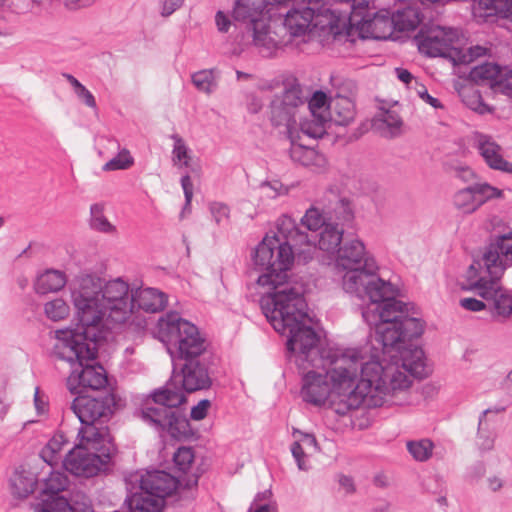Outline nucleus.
I'll use <instances>...</instances> for the list:
<instances>
[{
  "mask_svg": "<svg viewBox=\"0 0 512 512\" xmlns=\"http://www.w3.org/2000/svg\"><path fill=\"white\" fill-rule=\"evenodd\" d=\"M277 332L287 337L290 359L303 371L301 396L309 404L345 416L360 408L390 406L393 392L406 385L392 368L383 370L360 350L321 348L312 318Z\"/></svg>",
  "mask_w": 512,
  "mask_h": 512,
  "instance_id": "f257e3e1",
  "label": "nucleus"
},
{
  "mask_svg": "<svg viewBox=\"0 0 512 512\" xmlns=\"http://www.w3.org/2000/svg\"><path fill=\"white\" fill-rule=\"evenodd\" d=\"M395 293L392 286L390 296L377 301L368 300L370 303L362 310L364 321L375 328L381 355L373 352L368 345L352 348L364 352L369 362L380 364L383 370L392 368L393 372H397L406 381L404 387L393 392L388 400L390 405L402 403L400 396L410 388L411 376L422 378L426 375L423 350L408 343L422 335L423 322L409 315L407 304L396 300Z\"/></svg>",
  "mask_w": 512,
  "mask_h": 512,
  "instance_id": "f03ea898",
  "label": "nucleus"
},
{
  "mask_svg": "<svg viewBox=\"0 0 512 512\" xmlns=\"http://www.w3.org/2000/svg\"><path fill=\"white\" fill-rule=\"evenodd\" d=\"M118 285L110 284L103 299L96 278L75 276L69 291L77 325L55 331L53 353L58 359L74 366L96 358L98 343L113 329L109 322L123 321L127 313L124 291Z\"/></svg>",
  "mask_w": 512,
  "mask_h": 512,
  "instance_id": "7ed1b4c3",
  "label": "nucleus"
},
{
  "mask_svg": "<svg viewBox=\"0 0 512 512\" xmlns=\"http://www.w3.org/2000/svg\"><path fill=\"white\" fill-rule=\"evenodd\" d=\"M295 253L290 243L266 234L252 254L254 266L265 271L257 279L261 288L260 305L275 331L301 321H309L304 286L288 278Z\"/></svg>",
  "mask_w": 512,
  "mask_h": 512,
  "instance_id": "20e7f679",
  "label": "nucleus"
},
{
  "mask_svg": "<svg viewBox=\"0 0 512 512\" xmlns=\"http://www.w3.org/2000/svg\"><path fill=\"white\" fill-rule=\"evenodd\" d=\"M334 269L343 290L360 300L377 301L392 294V284L378 276L375 258L357 238L346 241L337 250Z\"/></svg>",
  "mask_w": 512,
  "mask_h": 512,
  "instance_id": "39448f33",
  "label": "nucleus"
},
{
  "mask_svg": "<svg viewBox=\"0 0 512 512\" xmlns=\"http://www.w3.org/2000/svg\"><path fill=\"white\" fill-rule=\"evenodd\" d=\"M354 7L353 16L329 11V34L336 40L354 43L360 39H387L393 32L394 21L387 9L375 11L370 0H361Z\"/></svg>",
  "mask_w": 512,
  "mask_h": 512,
  "instance_id": "423d86ee",
  "label": "nucleus"
},
{
  "mask_svg": "<svg viewBox=\"0 0 512 512\" xmlns=\"http://www.w3.org/2000/svg\"><path fill=\"white\" fill-rule=\"evenodd\" d=\"M186 400L185 394L173 382L149 394L141 408V418L159 432H167L174 438H187L192 434L189 420L174 408Z\"/></svg>",
  "mask_w": 512,
  "mask_h": 512,
  "instance_id": "0eeeda50",
  "label": "nucleus"
},
{
  "mask_svg": "<svg viewBox=\"0 0 512 512\" xmlns=\"http://www.w3.org/2000/svg\"><path fill=\"white\" fill-rule=\"evenodd\" d=\"M79 274L81 277L96 278L98 280V285L100 286V295L106 294V290L110 284H119L118 286H122V290L124 291L123 300L127 305V313L123 321L109 322L113 329L131 327L133 325H135L137 329L144 327V320L137 315V312L135 311V304L139 309L150 313H156L163 310L167 304L166 294L159 289L146 287L138 288L133 291L130 288L129 283L121 277L105 281L95 272L82 271ZM100 297L103 298L102 296Z\"/></svg>",
  "mask_w": 512,
  "mask_h": 512,
  "instance_id": "6e6552de",
  "label": "nucleus"
},
{
  "mask_svg": "<svg viewBox=\"0 0 512 512\" xmlns=\"http://www.w3.org/2000/svg\"><path fill=\"white\" fill-rule=\"evenodd\" d=\"M115 405V396L110 393L99 398H75L71 409L81 423L77 436L88 443L110 441L108 428L103 424L112 416Z\"/></svg>",
  "mask_w": 512,
  "mask_h": 512,
  "instance_id": "1a4fd4ad",
  "label": "nucleus"
},
{
  "mask_svg": "<svg viewBox=\"0 0 512 512\" xmlns=\"http://www.w3.org/2000/svg\"><path fill=\"white\" fill-rule=\"evenodd\" d=\"M158 328L161 340L172 345L181 360L197 359L206 351V341L198 328L177 313H167L159 320Z\"/></svg>",
  "mask_w": 512,
  "mask_h": 512,
  "instance_id": "9d476101",
  "label": "nucleus"
},
{
  "mask_svg": "<svg viewBox=\"0 0 512 512\" xmlns=\"http://www.w3.org/2000/svg\"><path fill=\"white\" fill-rule=\"evenodd\" d=\"M63 459L66 471L77 477L90 478L97 475L108 463L111 447L110 441L88 443L82 437Z\"/></svg>",
  "mask_w": 512,
  "mask_h": 512,
  "instance_id": "9b49d317",
  "label": "nucleus"
},
{
  "mask_svg": "<svg viewBox=\"0 0 512 512\" xmlns=\"http://www.w3.org/2000/svg\"><path fill=\"white\" fill-rule=\"evenodd\" d=\"M292 2V7L284 14L283 28L285 30L284 36L289 39L290 46H298L302 42H306L308 34L311 30V25L314 19L315 23L319 21L327 22L322 17L323 11L320 4L324 0H316L308 2L307 0H285L277 4V11L281 6H287ZM314 26H317L314 24Z\"/></svg>",
  "mask_w": 512,
  "mask_h": 512,
  "instance_id": "f8f14e48",
  "label": "nucleus"
},
{
  "mask_svg": "<svg viewBox=\"0 0 512 512\" xmlns=\"http://www.w3.org/2000/svg\"><path fill=\"white\" fill-rule=\"evenodd\" d=\"M512 265V231L494 237L482 257L474 260L466 273L493 275L501 278L508 266Z\"/></svg>",
  "mask_w": 512,
  "mask_h": 512,
  "instance_id": "ddd939ff",
  "label": "nucleus"
},
{
  "mask_svg": "<svg viewBox=\"0 0 512 512\" xmlns=\"http://www.w3.org/2000/svg\"><path fill=\"white\" fill-rule=\"evenodd\" d=\"M467 289L475 291L489 305L496 316L507 318L512 313V294L500 285V278L493 275L468 274Z\"/></svg>",
  "mask_w": 512,
  "mask_h": 512,
  "instance_id": "4468645a",
  "label": "nucleus"
},
{
  "mask_svg": "<svg viewBox=\"0 0 512 512\" xmlns=\"http://www.w3.org/2000/svg\"><path fill=\"white\" fill-rule=\"evenodd\" d=\"M459 33L456 29L441 26L421 28L415 36L418 49L430 57H447L455 49Z\"/></svg>",
  "mask_w": 512,
  "mask_h": 512,
  "instance_id": "2eb2a0df",
  "label": "nucleus"
},
{
  "mask_svg": "<svg viewBox=\"0 0 512 512\" xmlns=\"http://www.w3.org/2000/svg\"><path fill=\"white\" fill-rule=\"evenodd\" d=\"M304 103L299 84L293 83L286 86L282 95L275 97L271 103L272 121L275 125L290 126L291 122L296 121V109Z\"/></svg>",
  "mask_w": 512,
  "mask_h": 512,
  "instance_id": "dca6fc26",
  "label": "nucleus"
},
{
  "mask_svg": "<svg viewBox=\"0 0 512 512\" xmlns=\"http://www.w3.org/2000/svg\"><path fill=\"white\" fill-rule=\"evenodd\" d=\"M264 18L252 25L253 45L263 57H273L278 51L290 46L289 39L276 30H272L270 21Z\"/></svg>",
  "mask_w": 512,
  "mask_h": 512,
  "instance_id": "f3484780",
  "label": "nucleus"
},
{
  "mask_svg": "<svg viewBox=\"0 0 512 512\" xmlns=\"http://www.w3.org/2000/svg\"><path fill=\"white\" fill-rule=\"evenodd\" d=\"M185 361L181 375L173 376L169 382H173L184 394L209 388L212 381L207 366L199 358Z\"/></svg>",
  "mask_w": 512,
  "mask_h": 512,
  "instance_id": "a211bd4d",
  "label": "nucleus"
},
{
  "mask_svg": "<svg viewBox=\"0 0 512 512\" xmlns=\"http://www.w3.org/2000/svg\"><path fill=\"white\" fill-rule=\"evenodd\" d=\"M81 371L73 370L67 384L73 394H82L86 389L99 390L107 384V376L102 366H92L83 362Z\"/></svg>",
  "mask_w": 512,
  "mask_h": 512,
  "instance_id": "6ab92c4d",
  "label": "nucleus"
},
{
  "mask_svg": "<svg viewBox=\"0 0 512 512\" xmlns=\"http://www.w3.org/2000/svg\"><path fill=\"white\" fill-rule=\"evenodd\" d=\"M268 234L290 243L292 248L304 245L306 248L299 250V254H303L304 260L312 258V252L316 251V246L309 240L308 235L299 230L290 216L279 217L276 221V231H270Z\"/></svg>",
  "mask_w": 512,
  "mask_h": 512,
  "instance_id": "aec40b11",
  "label": "nucleus"
},
{
  "mask_svg": "<svg viewBox=\"0 0 512 512\" xmlns=\"http://www.w3.org/2000/svg\"><path fill=\"white\" fill-rule=\"evenodd\" d=\"M472 145L491 169L511 174L512 163L504 159L501 146L492 136L481 132H474L472 135Z\"/></svg>",
  "mask_w": 512,
  "mask_h": 512,
  "instance_id": "412c9836",
  "label": "nucleus"
},
{
  "mask_svg": "<svg viewBox=\"0 0 512 512\" xmlns=\"http://www.w3.org/2000/svg\"><path fill=\"white\" fill-rule=\"evenodd\" d=\"M475 18L488 20L494 17L512 31V0H475L472 5Z\"/></svg>",
  "mask_w": 512,
  "mask_h": 512,
  "instance_id": "4be33fe9",
  "label": "nucleus"
},
{
  "mask_svg": "<svg viewBox=\"0 0 512 512\" xmlns=\"http://www.w3.org/2000/svg\"><path fill=\"white\" fill-rule=\"evenodd\" d=\"M290 158L295 163H299L309 168L315 173H323L328 169L329 163L327 157L312 147L298 143L291 134Z\"/></svg>",
  "mask_w": 512,
  "mask_h": 512,
  "instance_id": "5701e85b",
  "label": "nucleus"
},
{
  "mask_svg": "<svg viewBox=\"0 0 512 512\" xmlns=\"http://www.w3.org/2000/svg\"><path fill=\"white\" fill-rule=\"evenodd\" d=\"M139 483L141 489L157 494L164 501L165 497L169 496L177 486V481L173 476L158 470L147 471L141 475Z\"/></svg>",
  "mask_w": 512,
  "mask_h": 512,
  "instance_id": "b1692460",
  "label": "nucleus"
},
{
  "mask_svg": "<svg viewBox=\"0 0 512 512\" xmlns=\"http://www.w3.org/2000/svg\"><path fill=\"white\" fill-rule=\"evenodd\" d=\"M69 486V478L62 471H51L47 477L41 481V503L37 512H39L46 502L53 501L56 498H65L59 496Z\"/></svg>",
  "mask_w": 512,
  "mask_h": 512,
  "instance_id": "393cba45",
  "label": "nucleus"
},
{
  "mask_svg": "<svg viewBox=\"0 0 512 512\" xmlns=\"http://www.w3.org/2000/svg\"><path fill=\"white\" fill-rule=\"evenodd\" d=\"M39 512H93L90 499L83 493H76L71 501L56 498L48 501Z\"/></svg>",
  "mask_w": 512,
  "mask_h": 512,
  "instance_id": "a878e982",
  "label": "nucleus"
},
{
  "mask_svg": "<svg viewBox=\"0 0 512 512\" xmlns=\"http://www.w3.org/2000/svg\"><path fill=\"white\" fill-rule=\"evenodd\" d=\"M130 512H161L165 501L157 494H152L139 487V491L127 497Z\"/></svg>",
  "mask_w": 512,
  "mask_h": 512,
  "instance_id": "bb28decb",
  "label": "nucleus"
},
{
  "mask_svg": "<svg viewBox=\"0 0 512 512\" xmlns=\"http://www.w3.org/2000/svg\"><path fill=\"white\" fill-rule=\"evenodd\" d=\"M337 125L346 126L355 118V104L352 99L337 95L330 100V116Z\"/></svg>",
  "mask_w": 512,
  "mask_h": 512,
  "instance_id": "cd10ccee",
  "label": "nucleus"
},
{
  "mask_svg": "<svg viewBox=\"0 0 512 512\" xmlns=\"http://www.w3.org/2000/svg\"><path fill=\"white\" fill-rule=\"evenodd\" d=\"M66 283L67 277L63 271L47 269L38 275L34 286L37 293L47 294L60 291Z\"/></svg>",
  "mask_w": 512,
  "mask_h": 512,
  "instance_id": "c85d7f7f",
  "label": "nucleus"
},
{
  "mask_svg": "<svg viewBox=\"0 0 512 512\" xmlns=\"http://www.w3.org/2000/svg\"><path fill=\"white\" fill-rule=\"evenodd\" d=\"M343 233L344 230L338 223L326 224L318 237V249L335 256L341 247Z\"/></svg>",
  "mask_w": 512,
  "mask_h": 512,
  "instance_id": "c756f323",
  "label": "nucleus"
},
{
  "mask_svg": "<svg viewBox=\"0 0 512 512\" xmlns=\"http://www.w3.org/2000/svg\"><path fill=\"white\" fill-rule=\"evenodd\" d=\"M12 494L17 498H26L36 485L37 478L34 473L26 470H16L10 480Z\"/></svg>",
  "mask_w": 512,
  "mask_h": 512,
  "instance_id": "7c9ffc66",
  "label": "nucleus"
},
{
  "mask_svg": "<svg viewBox=\"0 0 512 512\" xmlns=\"http://www.w3.org/2000/svg\"><path fill=\"white\" fill-rule=\"evenodd\" d=\"M328 120L327 115L308 114L300 120V132L311 139L322 138L326 134Z\"/></svg>",
  "mask_w": 512,
  "mask_h": 512,
  "instance_id": "2f4dec72",
  "label": "nucleus"
},
{
  "mask_svg": "<svg viewBox=\"0 0 512 512\" xmlns=\"http://www.w3.org/2000/svg\"><path fill=\"white\" fill-rule=\"evenodd\" d=\"M502 68L495 63H484L471 70V78L477 83L488 84L494 90Z\"/></svg>",
  "mask_w": 512,
  "mask_h": 512,
  "instance_id": "473e14b6",
  "label": "nucleus"
},
{
  "mask_svg": "<svg viewBox=\"0 0 512 512\" xmlns=\"http://www.w3.org/2000/svg\"><path fill=\"white\" fill-rule=\"evenodd\" d=\"M473 185L457 191L453 197V204L463 214H472L479 209Z\"/></svg>",
  "mask_w": 512,
  "mask_h": 512,
  "instance_id": "72a5a7b5",
  "label": "nucleus"
},
{
  "mask_svg": "<svg viewBox=\"0 0 512 512\" xmlns=\"http://www.w3.org/2000/svg\"><path fill=\"white\" fill-rule=\"evenodd\" d=\"M105 205L103 203H95L90 207V227L105 234H113L116 227L105 216Z\"/></svg>",
  "mask_w": 512,
  "mask_h": 512,
  "instance_id": "f704fd0d",
  "label": "nucleus"
},
{
  "mask_svg": "<svg viewBox=\"0 0 512 512\" xmlns=\"http://www.w3.org/2000/svg\"><path fill=\"white\" fill-rule=\"evenodd\" d=\"M68 445V440L63 434H55L41 450L42 459L49 465L57 463L61 459V452Z\"/></svg>",
  "mask_w": 512,
  "mask_h": 512,
  "instance_id": "c9c22d12",
  "label": "nucleus"
},
{
  "mask_svg": "<svg viewBox=\"0 0 512 512\" xmlns=\"http://www.w3.org/2000/svg\"><path fill=\"white\" fill-rule=\"evenodd\" d=\"M43 311L49 320L59 322L70 316L71 309L66 300L61 297H56L44 304Z\"/></svg>",
  "mask_w": 512,
  "mask_h": 512,
  "instance_id": "e433bc0d",
  "label": "nucleus"
},
{
  "mask_svg": "<svg viewBox=\"0 0 512 512\" xmlns=\"http://www.w3.org/2000/svg\"><path fill=\"white\" fill-rule=\"evenodd\" d=\"M406 447L415 461L425 462L431 458L434 444L431 440L425 438L408 441Z\"/></svg>",
  "mask_w": 512,
  "mask_h": 512,
  "instance_id": "4c0bfd02",
  "label": "nucleus"
},
{
  "mask_svg": "<svg viewBox=\"0 0 512 512\" xmlns=\"http://www.w3.org/2000/svg\"><path fill=\"white\" fill-rule=\"evenodd\" d=\"M191 81L197 90L205 94L213 93L217 88V79L213 70L204 69L195 72Z\"/></svg>",
  "mask_w": 512,
  "mask_h": 512,
  "instance_id": "58836bf2",
  "label": "nucleus"
},
{
  "mask_svg": "<svg viewBox=\"0 0 512 512\" xmlns=\"http://www.w3.org/2000/svg\"><path fill=\"white\" fill-rule=\"evenodd\" d=\"M173 140L172 161L174 165L179 167H188L191 160L190 149L186 145L184 139L179 134H172Z\"/></svg>",
  "mask_w": 512,
  "mask_h": 512,
  "instance_id": "ea45409f",
  "label": "nucleus"
},
{
  "mask_svg": "<svg viewBox=\"0 0 512 512\" xmlns=\"http://www.w3.org/2000/svg\"><path fill=\"white\" fill-rule=\"evenodd\" d=\"M329 223L324 212L316 206H311L307 209L301 218V224L310 231L322 230Z\"/></svg>",
  "mask_w": 512,
  "mask_h": 512,
  "instance_id": "a19ab883",
  "label": "nucleus"
},
{
  "mask_svg": "<svg viewBox=\"0 0 512 512\" xmlns=\"http://www.w3.org/2000/svg\"><path fill=\"white\" fill-rule=\"evenodd\" d=\"M462 102L471 110L485 114L490 111L489 107L482 101L481 95L472 87L463 88L460 91Z\"/></svg>",
  "mask_w": 512,
  "mask_h": 512,
  "instance_id": "79ce46f5",
  "label": "nucleus"
},
{
  "mask_svg": "<svg viewBox=\"0 0 512 512\" xmlns=\"http://www.w3.org/2000/svg\"><path fill=\"white\" fill-rule=\"evenodd\" d=\"M379 128L386 136L393 137L400 132L402 120L394 111H386L378 119Z\"/></svg>",
  "mask_w": 512,
  "mask_h": 512,
  "instance_id": "37998d69",
  "label": "nucleus"
},
{
  "mask_svg": "<svg viewBox=\"0 0 512 512\" xmlns=\"http://www.w3.org/2000/svg\"><path fill=\"white\" fill-rule=\"evenodd\" d=\"M63 77L70 83L75 95L80 101L89 108L94 110L97 109L95 97L82 83H80L73 75L68 73H64Z\"/></svg>",
  "mask_w": 512,
  "mask_h": 512,
  "instance_id": "c03bdc74",
  "label": "nucleus"
},
{
  "mask_svg": "<svg viewBox=\"0 0 512 512\" xmlns=\"http://www.w3.org/2000/svg\"><path fill=\"white\" fill-rule=\"evenodd\" d=\"M208 210L212 221L218 227H224L230 223L231 209L228 204L220 201H212L208 204Z\"/></svg>",
  "mask_w": 512,
  "mask_h": 512,
  "instance_id": "a18cd8bd",
  "label": "nucleus"
},
{
  "mask_svg": "<svg viewBox=\"0 0 512 512\" xmlns=\"http://www.w3.org/2000/svg\"><path fill=\"white\" fill-rule=\"evenodd\" d=\"M473 187L477 201H480L479 208L492 199H501L504 197L503 190L488 183H477L474 184Z\"/></svg>",
  "mask_w": 512,
  "mask_h": 512,
  "instance_id": "49530a36",
  "label": "nucleus"
},
{
  "mask_svg": "<svg viewBox=\"0 0 512 512\" xmlns=\"http://www.w3.org/2000/svg\"><path fill=\"white\" fill-rule=\"evenodd\" d=\"M309 114H320L330 116V101L327 95L322 91H316L308 102Z\"/></svg>",
  "mask_w": 512,
  "mask_h": 512,
  "instance_id": "de8ad7c7",
  "label": "nucleus"
},
{
  "mask_svg": "<svg viewBox=\"0 0 512 512\" xmlns=\"http://www.w3.org/2000/svg\"><path fill=\"white\" fill-rule=\"evenodd\" d=\"M134 163V159L127 149H122L119 153L109 160L103 166L105 171L125 170L131 167Z\"/></svg>",
  "mask_w": 512,
  "mask_h": 512,
  "instance_id": "09e8293b",
  "label": "nucleus"
},
{
  "mask_svg": "<svg viewBox=\"0 0 512 512\" xmlns=\"http://www.w3.org/2000/svg\"><path fill=\"white\" fill-rule=\"evenodd\" d=\"M270 496V491L258 493L251 503L248 512H277V506L270 499Z\"/></svg>",
  "mask_w": 512,
  "mask_h": 512,
  "instance_id": "8fccbe9b",
  "label": "nucleus"
},
{
  "mask_svg": "<svg viewBox=\"0 0 512 512\" xmlns=\"http://www.w3.org/2000/svg\"><path fill=\"white\" fill-rule=\"evenodd\" d=\"M194 459V453L191 448L180 447L174 453L173 461L175 466L182 472L187 471Z\"/></svg>",
  "mask_w": 512,
  "mask_h": 512,
  "instance_id": "3c124183",
  "label": "nucleus"
},
{
  "mask_svg": "<svg viewBox=\"0 0 512 512\" xmlns=\"http://www.w3.org/2000/svg\"><path fill=\"white\" fill-rule=\"evenodd\" d=\"M292 436L294 438V442L301 445L307 451H317L318 444L315 436L313 434L304 433L296 428L293 429Z\"/></svg>",
  "mask_w": 512,
  "mask_h": 512,
  "instance_id": "603ef678",
  "label": "nucleus"
},
{
  "mask_svg": "<svg viewBox=\"0 0 512 512\" xmlns=\"http://www.w3.org/2000/svg\"><path fill=\"white\" fill-rule=\"evenodd\" d=\"M499 410L486 409L479 416L477 432H496L495 431V415Z\"/></svg>",
  "mask_w": 512,
  "mask_h": 512,
  "instance_id": "864d4df0",
  "label": "nucleus"
},
{
  "mask_svg": "<svg viewBox=\"0 0 512 512\" xmlns=\"http://www.w3.org/2000/svg\"><path fill=\"white\" fill-rule=\"evenodd\" d=\"M494 91L504 94L512 93V68L507 66L502 68Z\"/></svg>",
  "mask_w": 512,
  "mask_h": 512,
  "instance_id": "5fc2aeb1",
  "label": "nucleus"
},
{
  "mask_svg": "<svg viewBox=\"0 0 512 512\" xmlns=\"http://www.w3.org/2000/svg\"><path fill=\"white\" fill-rule=\"evenodd\" d=\"M291 453L297 464L299 470L307 471L310 469L307 450L304 449L301 445L296 442H293L291 445Z\"/></svg>",
  "mask_w": 512,
  "mask_h": 512,
  "instance_id": "6e6d98bb",
  "label": "nucleus"
},
{
  "mask_svg": "<svg viewBox=\"0 0 512 512\" xmlns=\"http://www.w3.org/2000/svg\"><path fill=\"white\" fill-rule=\"evenodd\" d=\"M261 188L265 195L271 198L286 195L289 192L288 187L284 186L279 180L264 182L262 183Z\"/></svg>",
  "mask_w": 512,
  "mask_h": 512,
  "instance_id": "4d7b16f0",
  "label": "nucleus"
},
{
  "mask_svg": "<svg viewBox=\"0 0 512 512\" xmlns=\"http://www.w3.org/2000/svg\"><path fill=\"white\" fill-rule=\"evenodd\" d=\"M496 432H477L476 445L482 452L491 451L494 447Z\"/></svg>",
  "mask_w": 512,
  "mask_h": 512,
  "instance_id": "13d9d810",
  "label": "nucleus"
},
{
  "mask_svg": "<svg viewBox=\"0 0 512 512\" xmlns=\"http://www.w3.org/2000/svg\"><path fill=\"white\" fill-rule=\"evenodd\" d=\"M459 305L467 311L480 312L484 310L488 304L476 298L465 297L459 300Z\"/></svg>",
  "mask_w": 512,
  "mask_h": 512,
  "instance_id": "bf43d9fd",
  "label": "nucleus"
},
{
  "mask_svg": "<svg viewBox=\"0 0 512 512\" xmlns=\"http://www.w3.org/2000/svg\"><path fill=\"white\" fill-rule=\"evenodd\" d=\"M34 406L38 415H45L49 409V402L47 396L42 393L39 387L35 388L34 393Z\"/></svg>",
  "mask_w": 512,
  "mask_h": 512,
  "instance_id": "052dcab7",
  "label": "nucleus"
},
{
  "mask_svg": "<svg viewBox=\"0 0 512 512\" xmlns=\"http://www.w3.org/2000/svg\"><path fill=\"white\" fill-rule=\"evenodd\" d=\"M209 407H210L209 400H206V399L201 400L200 402H198L197 405L192 407L191 413H190L191 418L193 420H197V421L204 419L207 415Z\"/></svg>",
  "mask_w": 512,
  "mask_h": 512,
  "instance_id": "680f3d73",
  "label": "nucleus"
},
{
  "mask_svg": "<svg viewBox=\"0 0 512 512\" xmlns=\"http://www.w3.org/2000/svg\"><path fill=\"white\" fill-rule=\"evenodd\" d=\"M181 186L185 196V207H189L193 197V183L188 174L182 176Z\"/></svg>",
  "mask_w": 512,
  "mask_h": 512,
  "instance_id": "e2e57ef3",
  "label": "nucleus"
},
{
  "mask_svg": "<svg viewBox=\"0 0 512 512\" xmlns=\"http://www.w3.org/2000/svg\"><path fill=\"white\" fill-rule=\"evenodd\" d=\"M184 0H161L162 3V15L169 16L179 9Z\"/></svg>",
  "mask_w": 512,
  "mask_h": 512,
  "instance_id": "0e129e2a",
  "label": "nucleus"
},
{
  "mask_svg": "<svg viewBox=\"0 0 512 512\" xmlns=\"http://www.w3.org/2000/svg\"><path fill=\"white\" fill-rule=\"evenodd\" d=\"M419 97L424 101L426 102L427 104H429L430 106H432L433 108H441L442 105H441V102L439 101V99L431 96L427 89L425 87H421V89H419L417 91Z\"/></svg>",
  "mask_w": 512,
  "mask_h": 512,
  "instance_id": "69168bd1",
  "label": "nucleus"
},
{
  "mask_svg": "<svg viewBox=\"0 0 512 512\" xmlns=\"http://www.w3.org/2000/svg\"><path fill=\"white\" fill-rule=\"evenodd\" d=\"M215 22L220 32H227L231 25L230 19L222 11L216 13Z\"/></svg>",
  "mask_w": 512,
  "mask_h": 512,
  "instance_id": "338daca9",
  "label": "nucleus"
},
{
  "mask_svg": "<svg viewBox=\"0 0 512 512\" xmlns=\"http://www.w3.org/2000/svg\"><path fill=\"white\" fill-rule=\"evenodd\" d=\"M485 471H486V469H485L484 464L479 462L469 468V470L467 472V477L470 480H478L484 476Z\"/></svg>",
  "mask_w": 512,
  "mask_h": 512,
  "instance_id": "774afa93",
  "label": "nucleus"
}]
</instances>
